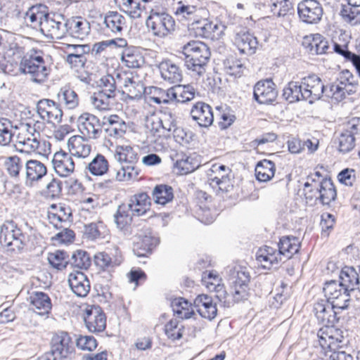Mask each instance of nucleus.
Listing matches in <instances>:
<instances>
[{"label":"nucleus","instance_id":"1","mask_svg":"<svg viewBox=\"0 0 360 360\" xmlns=\"http://www.w3.org/2000/svg\"><path fill=\"white\" fill-rule=\"evenodd\" d=\"M46 54L37 48L30 49L22 58L20 63V70L30 75V79L37 83H41L46 80L49 75L44 59Z\"/></svg>","mask_w":360,"mask_h":360},{"label":"nucleus","instance_id":"2","mask_svg":"<svg viewBox=\"0 0 360 360\" xmlns=\"http://www.w3.org/2000/svg\"><path fill=\"white\" fill-rule=\"evenodd\" d=\"M250 278L249 269L246 266L237 265L229 269L230 296L233 301V305L248 298Z\"/></svg>","mask_w":360,"mask_h":360},{"label":"nucleus","instance_id":"3","mask_svg":"<svg viewBox=\"0 0 360 360\" xmlns=\"http://www.w3.org/2000/svg\"><path fill=\"white\" fill-rule=\"evenodd\" d=\"M0 244L8 251L20 252L26 245V236L13 220L0 226Z\"/></svg>","mask_w":360,"mask_h":360},{"label":"nucleus","instance_id":"4","mask_svg":"<svg viewBox=\"0 0 360 360\" xmlns=\"http://www.w3.org/2000/svg\"><path fill=\"white\" fill-rule=\"evenodd\" d=\"M146 23L152 34L160 38H165L172 34L175 27V21L170 15L153 10H151Z\"/></svg>","mask_w":360,"mask_h":360},{"label":"nucleus","instance_id":"5","mask_svg":"<svg viewBox=\"0 0 360 360\" xmlns=\"http://www.w3.org/2000/svg\"><path fill=\"white\" fill-rule=\"evenodd\" d=\"M323 292L328 304L338 309H346L350 300V292L339 281H330L325 283Z\"/></svg>","mask_w":360,"mask_h":360},{"label":"nucleus","instance_id":"6","mask_svg":"<svg viewBox=\"0 0 360 360\" xmlns=\"http://www.w3.org/2000/svg\"><path fill=\"white\" fill-rule=\"evenodd\" d=\"M358 84L354 81V77L349 72H343V75L335 82L329 84L327 91L328 98L340 102L347 96L352 95L357 91Z\"/></svg>","mask_w":360,"mask_h":360},{"label":"nucleus","instance_id":"7","mask_svg":"<svg viewBox=\"0 0 360 360\" xmlns=\"http://www.w3.org/2000/svg\"><path fill=\"white\" fill-rule=\"evenodd\" d=\"M360 136V117H353L345 125L338 138V151L342 154L351 152Z\"/></svg>","mask_w":360,"mask_h":360},{"label":"nucleus","instance_id":"8","mask_svg":"<svg viewBox=\"0 0 360 360\" xmlns=\"http://www.w3.org/2000/svg\"><path fill=\"white\" fill-rule=\"evenodd\" d=\"M317 336L321 347L325 352L340 349L344 345L343 332L332 326H323Z\"/></svg>","mask_w":360,"mask_h":360},{"label":"nucleus","instance_id":"9","mask_svg":"<svg viewBox=\"0 0 360 360\" xmlns=\"http://www.w3.org/2000/svg\"><path fill=\"white\" fill-rule=\"evenodd\" d=\"M202 282L210 291L216 293V298L223 307H230L233 306V301L231 300V296L226 291L224 285L221 283V278L216 272H203Z\"/></svg>","mask_w":360,"mask_h":360},{"label":"nucleus","instance_id":"10","mask_svg":"<svg viewBox=\"0 0 360 360\" xmlns=\"http://www.w3.org/2000/svg\"><path fill=\"white\" fill-rule=\"evenodd\" d=\"M40 122H36L33 126L27 124V131L18 134L16 141L17 150L20 153H31L38 149L40 142L39 131Z\"/></svg>","mask_w":360,"mask_h":360},{"label":"nucleus","instance_id":"11","mask_svg":"<svg viewBox=\"0 0 360 360\" xmlns=\"http://www.w3.org/2000/svg\"><path fill=\"white\" fill-rule=\"evenodd\" d=\"M40 31L48 38L60 39L65 37V20L61 15L48 13L41 22Z\"/></svg>","mask_w":360,"mask_h":360},{"label":"nucleus","instance_id":"12","mask_svg":"<svg viewBox=\"0 0 360 360\" xmlns=\"http://www.w3.org/2000/svg\"><path fill=\"white\" fill-rule=\"evenodd\" d=\"M301 84L305 96L304 100H309L310 103L320 99L323 94L328 98L327 91L329 90V85H324L317 75H310L303 77Z\"/></svg>","mask_w":360,"mask_h":360},{"label":"nucleus","instance_id":"13","mask_svg":"<svg viewBox=\"0 0 360 360\" xmlns=\"http://www.w3.org/2000/svg\"><path fill=\"white\" fill-rule=\"evenodd\" d=\"M51 351L59 358V360L71 359L75 347L70 335L65 331L55 333L51 341Z\"/></svg>","mask_w":360,"mask_h":360},{"label":"nucleus","instance_id":"14","mask_svg":"<svg viewBox=\"0 0 360 360\" xmlns=\"http://www.w3.org/2000/svg\"><path fill=\"white\" fill-rule=\"evenodd\" d=\"M297 13L303 22L317 24L322 19L323 8L317 0H302L297 4Z\"/></svg>","mask_w":360,"mask_h":360},{"label":"nucleus","instance_id":"15","mask_svg":"<svg viewBox=\"0 0 360 360\" xmlns=\"http://www.w3.org/2000/svg\"><path fill=\"white\" fill-rule=\"evenodd\" d=\"M77 127L80 133L88 139H98L103 130V121L90 113L82 114L77 119Z\"/></svg>","mask_w":360,"mask_h":360},{"label":"nucleus","instance_id":"16","mask_svg":"<svg viewBox=\"0 0 360 360\" xmlns=\"http://www.w3.org/2000/svg\"><path fill=\"white\" fill-rule=\"evenodd\" d=\"M231 169L224 165L214 164L208 174V179L210 185L213 188L218 187L219 190L223 192L229 191V188L232 186L230 179Z\"/></svg>","mask_w":360,"mask_h":360},{"label":"nucleus","instance_id":"17","mask_svg":"<svg viewBox=\"0 0 360 360\" xmlns=\"http://www.w3.org/2000/svg\"><path fill=\"white\" fill-rule=\"evenodd\" d=\"M37 111L39 117L49 123H59L62 120L63 111L59 104L51 99H41L37 102Z\"/></svg>","mask_w":360,"mask_h":360},{"label":"nucleus","instance_id":"18","mask_svg":"<svg viewBox=\"0 0 360 360\" xmlns=\"http://www.w3.org/2000/svg\"><path fill=\"white\" fill-rule=\"evenodd\" d=\"M277 96L276 84L271 79L260 80L254 86L253 98L259 104H271Z\"/></svg>","mask_w":360,"mask_h":360},{"label":"nucleus","instance_id":"19","mask_svg":"<svg viewBox=\"0 0 360 360\" xmlns=\"http://www.w3.org/2000/svg\"><path fill=\"white\" fill-rule=\"evenodd\" d=\"M84 320L88 330L93 333H99L106 327V317L98 306L86 308Z\"/></svg>","mask_w":360,"mask_h":360},{"label":"nucleus","instance_id":"20","mask_svg":"<svg viewBox=\"0 0 360 360\" xmlns=\"http://www.w3.org/2000/svg\"><path fill=\"white\" fill-rule=\"evenodd\" d=\"M89 22L80 16L72 17L65 20V37L83 40L90 32Z\"/></svg>","mask_w":360,"mask_h":360},{"label":"nucleus","instance_id":"21","mask_svg":"<svg viewBox=\"0 0 360 360\" xmlns=\"http://www.w3.org/2000/svg\"><path fill=\"white\" fill-rule=\"evenodd\" d=\"M127 126L117 115H110L103 117V129L108 136L117 139L125 134Z\"/></svg>","mask_w":360,"mask_h":360},{"label":"nucleus","instance_id":"22","mask_svg":"<svg viewBox=\"0 0 360 360\" xmlns=\"http://www.w3.org/2000/svg\"><path fill=\"white\" fill-rule=\"evenodd\" d=\"M338 309L337 307H333L331 304L321 302H317L314 305V312L317 319L321 322L323 326H332L338 322L339 318L338 317Z\"/></svg>","mask_w":360,"mask_h":360},{"label":"nucleus","instance_id":"23","mask_svg":"<svg viewBox=\"0 0 360 360\" xmlns=\"http://www.w3.org/2000/svg\"><path fill=\"white\" fill-rule=\"evenodd\" d=\"M68 283L72 292L78 297H84L90 291V282L87 276L80 271L70 273Z\"/></svg>","mask_w":360,"mask_h":360},{"label":"nucleus","instance_id":"24","mask_svg":"<svg viewBox=\"0 0 360 360\" xmlns=\"http://www.w3.org/2000/svg\"><path fill=\"white\" fill-rule=\"evenodd\" d=\"M162 78L171 84L180 82L183 72L179 65L170 59L163 60L158 65Z\"/></svg>","mask_w":360,"mask_h":360},{"label":"nucleus","instance_id":"25","mask_svg":"<svg viewBox=\"0 0 360 360\" xmlns=\"http://www.w3.org/2000/svg\"><path fill=\"white\" fill-rule=\"evenodd\" d=\"M191 115L201 127H208L214 121L212 108L202 102H198L193 105L191 110Z\"/></svg>","mask_w":360,"mask_h":360},{"label":"nucleus","instance_id":"26","mask_svg":"<svg viewBox=\"0 0 360 360\" xmlns=\"http://www.w3.org/2000/svg\"><path fill=\"white\" fill-rule=\"evenodd\" d=\"M52 164L56 172L60 176H68L75 169V162L71 155L63 151L54 154Z\"/></svg>","mask_w":360,"mask_h":360},{"label":"nucleus","instance_id":"27","mask_svg":"<svg viewBox=\"0 0 360 360\" xmlns=\"http://www.w3.org/2000/svg\"><path fill=\"white\" fill-rule=\"evenodd\" d=\"M26 171L25 184L33 186L34 183L41 180L47 173L46 167L37 160H29L25 163Z\"/></svg>","mask_w":360,"mask_h":360},{"label":"nucleus","instance_id":"28","mask_svg":"<svg viewBox=\"0 0 360 360\" xmlns=\"http://www.w3.org/2000/svg\"><path fill=\"white\" fill-rule=\"evenodd\" d=\"M256 259L262 268L267 269H270L274 265H277L284 259L279 250L277 252L274 248L267 245L258 250Z\"/></svg>","mask_w":360,"mask_h":360},{"label":"nucleus","instance_id":"29","mask_svg":"<svg viewBox=\"0 0 360 360\" xmlns=\"http://www.w3.org/2000/svg\"><path fill=\"white\" fill-rule=\"evenodd\" d=\"M194 307L203 318L212 320L217 316V309L213 302L212 297L202 294L195 297L193 302Z\"/></svg>","mask_w":360,"mask_h":360},{"label":"nucleus","instance_id":"30","mask_svg":"<svg viewBox=\"0 0 360 360\" xmlns=\"http://www.w3.org/2000/svg\"><path fill=\"white\" fill-rule=\"evenodd\" d=\"M183 54L184 56L192 58L200 59L202 61H209L210 58V51L209 48L202 42L192 41L183 46Z\"/></svg>","mask_w":360,"mask_h":360},{"label":"nucleus","instance_id":"31","mask_svg":"<svg viewBox=\"0 0 360 360\" xmlns=\"http://www.w3.org/2000/svg\"><path fill=\"white\" fill-rule=\"evenodd\" d=\"M126 205L134 216H142L146 213L150 206V198L146 193L134 195Z\"/></svg>","mask_w":360,"mask_h":360},{"label":"nucleus","instance_id":"32","mask_svg":"<svg viewBox=\"0 0 360 360\" xmlns=\"http://www.w3.org/2000/svg\"><path fill=\"white\" fill-rule=\"evenodd\" d=\"M195 93V89L191 85H177L169 89L167 91L166 96L171 101L186 103L193 100Z\"/></svg>","mask_w":360,"mask_h":360},{"label":"nucleus","instance_id":"33","mask_svg":"<svg viewBox=\"0 0 360 360\" xmlns=\"http://www.w3.org/2000/svg\"><path fill=\"white\" fill-rule=\"evenodd\" d=\"M46 8L47 7L42 4L32 6L26 5L22 18H24L25 22L27 24L30 23V26L34 28H36L37 26L40 27L41 22L48 14L46 13Z\"/></svg>","mask_w":360,"mask_h":360},{"label":"nucleus","instance_id":"34","mask_svg":"<svg viewBox=\"0 0 360 360\" xmlns=\"http://www.w3.org/2000/svg\"><path fill=\"white\" fill-rule=\"evenodd\" d=\"M117 77L122 83L124 91L128 97L131 99H139L146 92V88L141 82L135 81L131 77L124 75L121 76L117 74Z\"/></svg>","mask_w":360,"mask_h":360},{"label":"nucleus","instance_id":"35","mask_svg":"<svg viewBox=\"0 0 360 360\" xmlns=\"http://www.w3.org/2000/svg\"><path fill=\"white\" fill-rule=\"evenodd\" d=\"M32 309L39 315L48 314L52 307L49 296L43 292H33L30 296Z\"/></svg>","mask_w":360,"mask_h":360},{"label":"nucleus","instance_id":"36","mask_svg":"<svg viewBox=\"0 0 360 360\" xmlns=\"http://www.w3.org/2000/svg\"><path fill=\"white\" fill-rule=\"evenodd\" d=\"M337 192L335 187L331 179L325 180L322 182L319 189L315 191L314 195L307 196V198H313L320 200L323 205H329L330 202L335 200Z\"/></svg>","mask_w":360,"mask_h":360},{"label":"nucleus","instance_id":"37","mask_svg":"<svg viewBox=\"0 0 360 360\" xmlns=\"http://www.w3.org/2000/svg\"><path fill=\"white\" fill-rule=\"evenodd\" d=\"M234 41L239 51L247 55L255 53L258 44L257 38L249 32L238 33Z\"/></svg>","mask_w":360,"mask_h":360},{"label":"nucleus","instance_id":"38","mask_svg":"<svg viewBox=\"0 0 360 360\" xmlns=\"http://www.w3.org/2000/svg\"><path fill=\"white\" fill-rule=\"evenodd\" d=\"M358 271L353 267L345 268L340 274L339 282L348 289L349 292H354L356 285L360 284V264L357 266Z\"/></svg>","mask_w":360,"mask_h":360},{"label":"nucleus","instance_id":"39","mask_svg":"<svg viewBox=\"0 0 360 360\" xmlns=\"http://www.w3.org/2000/svg\"><path fill=\"white\" fill-rule=\"evenodd\" d=\"M300 243L299 239L295 236H282L278 243V248L280 254L283 257L284 260L290 259L299 251Z\"/></svg>","mask_w":360,"mask_h":360},{"label":"nucleus","instance_id":"40","mask_svg":"<svg viewBox=\"0 0 360 360\" xmlns=\"http://www.w3.org/2000/svg\"><path fill=\"white\" fill-rule=\"evenodd\" d=\"M105 27L113 34H122L127 28L125 18L117 11H109L104 17Z\"/></svg>","mask_w":360,"mask_h":360},{"label":"nucleus","instance_id":"41","mask_svg":"<svg viewBox=\"0 0 360 360\" xmlns=\"http://www.w3.org/2000/svg\"><path fill=\"white\" fill-rule=\"evenodd\" d=\"M158 240L150 236H139L134 242L133 252L139 257H146L156 246Z\"/></svg>","mask_w":360,"mask_h":360},{"label":"nucleus","instance_id":"42","mask_svg":"<svg viewBox=\"0 0 360 360\" xmlns=\"http://www.w3.org/2000/svg\"><path fill=\"white\" fill-rule=\"evenodd\" d=\"M115 158L120 165L138 164V153L129 146H117L115 152Z\"/></svg>","mask_w":360,"mask_h":360},{"label":"nucleus","instance_id":"43","mask_svg":"<svg viewBox=\"0 0 360 360\" xmlns=\"http://www.w3.org/2000/svg\"><path fill=\"white\" fill-rule=\"evenodd\" d=\"M25 6L23 0H8L1 6L0 10L6 18L11 19L22 18Z\"/></svg>","mask_w":360,"mask_h":360},{"label":"nucleus","instance_id":"44","mask_svg":"<svg viewBox=\"0 0 360 360\" xmlns=\"http://www.w3.org/2000/svg\"><path fill=\"white\" fill-rule=\"evenodd\" d=\"M304 44L311 54L326 53L329 48L328 41L320 34L307 38Z\"/></svg>","mask_w":360,"mask_h":360},{"label":"nucleus","instance_id":"45","mask_svg":"<svg viewBox=\"0 0 360 360\" xmlns=\"http://www.w3.org/2000/svg\"><path fill=\"white\" fill-rule=\"evenodd\" d=\"M152 198L156 204L165 205L174 198V190L167 184L156 185L151 193Z\"/></svg>","mask_w":360,"mask_h":360},{"label":"nucleus","instance_id":"46","mask_svg":"<svg viewBox=\"0 0 360 360\" xmlns=\"http://www.w3.org/2000/svg\"><path fill=\"white\" fill-rule=\"evenodd\" d=\"M68 147L71 155L77 156L78 158L87 157L91 150V145L80 136H73L70 138L68 141Z\"/></svg>","mask_w":360,"mask_h":360},{"label":"nucleus","instance_id":"47","mask_svg":"<svg viewBox=\"0 0 360 360\" xmlns=\"http://www.w3.org/2000/svg\"><path fill=\"white\" fill-rule=\"evenodd\" d=\"M276 171V166L274 162L269 160L259 161L255 167V175L259 181L266 182L271 180Z\"/></svg>","mask_w":360,"mask_h":360},{"label":"nucleus","instance_id":"48","mask_svg":"<svg viewBox=\"0 0 360 360\" xmlns=\"http://www.w3.org/2000/svg\"><path fill=\"white\" fill-rule=\"evenodd\" d=\"M283 98L290 103L304 100L301 82L291 81L283 90Z\"/></svg>","mask_w":360,"mask_h":360},{"label":"nucleus","instance_id":"49","mask_svg":"<svg viewBox=\"0 0 360 360\" xmlns=\"http://www.w3.org/2000/svg\"><path fill=\"white\" fill-rule=\"evenodd\" d=\"M57 96L59 105H63L67 109H75L79 104L77 94L72 89L61 88Z\"/></svg>","mask_w":360,"mask_h":360},{"label":"nucleus","instance_id":"50","mask_svg":"<svg viewBox=\"0 0 360 360\" xmlns=\"http://www.w3.org/2000/svg\"><path fill=\"white\" fill-rule=\"evenodd\" d=\"M217 28V25H214L207 19H202L193 22L189 25V29L193 30L197 37L210 38Z\"/></svg>","mask_w":360,"mask_h":360},{"label":"nucleus","instance_id":"51","mask_svg":"<svg viewBox=\"0 0 360 360\" xmlns=\"http://www.w3.org/2000/svg\"><path fill=\"white\" fill-rule=\"evenodd\" d=\"M122 60L129 68H140L144 63L143 56L134 48H126L122 54Z\"/></svg>","mask_w":360,"mask_h":360},{"label":"nucleus","instance_id":"52","mask_svg":"<svg viewBox=\"0 0 360 360\" xmlns=\"http://www.w3.org/2000/svg\"><path fill=\"white\" fill-rule=\"evenodd\" d=\"M141 169L137 164L122 165L120 169L117 171L116 179L120 181L138 179Z\"/></svg>","mask_w":360,"mask_h":360},{"label":"nucleus","instance_id":"53","mask_svg":"<svg viewBox=\"0 0 360 360\" xmlns=\"http://www.w3.org/2000/svg\"><path fill=\"white\" fill-rule=\"evenodd\" d=\"M89 172L94 176H102L109 169V164L107 159L103 155L98 154L89 164L86 167Z\"/></svg>","mask_w":360,"mask_h":360},{"label":"nucleus","instance_id":"54","mask_svg":"<svg viewBox=\"0 0 360 360\" xmlns=\"http://www.w3.org/2000/svg\"><path fill=\"white\" fill-rule=\"evenodd\" d=\"M132 216L134 215L126 204L123 203L120 205L114 215L115 222L117 228L124 229L129 226L132 221Z\"/></svg>","mask_w":360,"mask_h":360},{"label":"nucleus","instance_id":"55","mask_svg":"<svg viewBox=\"0 0 360 360\" xmlns=\"http://www.w3.org/2000/svg\"><path fill=\"white\" fill-rule=\"evenodd\" d=\"M121 256H116L114 259L106 252H99L95 256L96 264L103 271L110 270L115 266H119L122 263Z\"/></svg>","mask_w":360,"mask_h":360},{"label":"nucleus","instance_id":"56","mask_svg":"<svg viewBox=\"0 0 360 360\" xmlns=\"http://www.w3.org/2000/svg\"><path fill=\"white\" fill-rule=\"evenodd\" d=\"M99 91L113 98L117 96V84L115 79L110 75L103 76L97 82Z\"/></svg>","mask_w":360,"mask_h":360},{"label":"nucleus","instance_id":"57","mask_svg":"<svg viewBox=\"0 0 360 360\" xmlns=\"http://www.w3.org/2000/svg\"><path fill=\"white\" fill-rule=\"evenodd\" d=\"M173 311L181 319H188L194 314V309H190L191 304L182 297L174 299L172 302Z\"/></svg>","mask_w":360,"mask_h":360},{"label":"nucleus","instance_id":"58","mask_svg":"<svg viewBox=\"0 0 360 360\" xmlns=\"http://www.w3.org/2000/svg\"><path fill=\"white\" fill-rule=\"evenodd\" d=\"M68 257L69 255L67 252L57 250L53 252H49L47 259L51 266L58 270H62L69 264Z\"/></svg>","mask_w":360,"mask_h":360},{"label":"nucleus","instance_id":"59","mask_svg":"<svg viewBox=\"0 0 360 360\" xmlns=\"http://www.w3.org/2000/svg\"><path fill=\"white\" fill-rule=\"evenodd\" d=\"M224 69L226 74L235 77H240L245 68L240 60L231 56L224 61Z\"/></svg>","mask_w":360,"mask_h":360},{"label":"nucleus","instance_id":"60","mask_svg":"<svg viewBox=\"0 0 360 360\" xmlns=\"http://www.w3.org/2000/svg\"><path fill=\"white\" fill-rule=\"evenodd\" d=\"M359 6L349 5H343L340 11V15L342 19L352 25L360 24V11Z\"/></svg>","mask_w":360,"mask_h":360},{"label":"nucleus","instance_id":"61","mask_svg":"<svg viewBox=\"0 0 360 360\" xmlns=\"http://www.w3.org/2000/svg\"><path fill=\"white\" fill-rule=\"evenodd\" d=\"M197 167L198 165L193 162V159L185 155H181V158L177 159L174 165V169L180 175L191 173Z\"/></svg>","mask_w":360,"mask_h":360},{"label":"nucleus","instance_id":"62","mask_svg":"<svg viewBox=\"0 0 360 360\" xmlns=\"http://www.w3.org/2000/svg\"><path fill=\"white\" fill-rule=\"evenodd\" d=\"M69 264L72 267L86 269L91 265V259L86 252L79 250L72 253Z\"/></svg>","mask_w":360,"mask_h":360},{"label":"nucleus","instance_id":"63","mask_svg":"<svg viewBox=\"0 0 360 360\" xmlns=\"http://www.w3.org/2000/svg\"><path fill=\"white\" fill-rule=\"evenodd\" d=\"M209 61H202V60H195L191 57L184 56V65L186 68L193 74L198 76H202L206 71V68Z\"/></svg>","mask_w":360,"mask_h":360},{"label":"nucleus","instance_id":"64","mask_svg":"<svg viewBox=\"0 0 360 360\" xmlns=\"http://www.w3.org/2000/svg\"><path fill=\"white\" fill-rule=\"evenodd\" d=\"M25 162L21 158L14 155L6 158L5 165L9 175L12 177H18Z\"/></svg>","mask_w":360,"mask_h":360}]
</instances>
